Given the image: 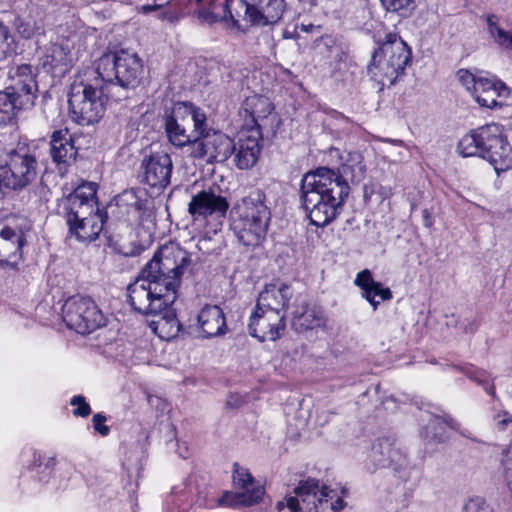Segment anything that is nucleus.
Listing matches in <instances>:
<instances>
[{
    "instance_id": "f257e3e1",
    "label": "nucleus",
    "mask_w": 512,
    "mask_h": 512,
    "mask_svg": "<svg viewBox=\"0 0 512 512\" xmlns=\"http://www.w3.org/2000/svg\"><path fill=\"white\" fill-rule=\"evenodd\" d=\"M190 264V253L178 244L161 246L127 287L131 307L143 315H157L172 306Z\"/></svg>"
},
{
    "instance_id": "f03ea898",
    "label": "nucleus",
    "mask_w": 512,
    "mask_h": 512,
    "mask_svg": "<svg viewBox=\"0 0 512 512\" xmlns=\"http://www.w3.org/2000/svg\"><path fill=\"white\" fill-rule=\"evenodd\" d=\"M350 187L334 177V170L319 167L301 181L300 198L312 225L325 227L336 219Z\"/></svg>"
},
{
    "instance_id": "7ed1b4c3",
    "label": "nucleus",
    "mask_w": 512,
    "mask_h": 512,
    "mask_svg": "<svg viewBox=\"0 0 512 512\" xmlns=\"http://www.w3.org/2000/svg\"><path fill=\"white\" fill-rule=\"evenodd\" d=\"M142 72V61L137 53L120 50L100 57L92 74L101 76L113 93V100L120 101L127 98L128 89L138 86Z\"/></svg>"
},
{
    "instance_id": "20e7f679",
    "label": "nucleus",
    "mask_w": 512,
    "mask_h": 512,
    "mask_svg": "<svg viewBox=\"0 0 512 512\" xmlns=\"http://www.w3.org/2000/svg\"><path fill=\"white\" fill-rule=\"evenodd\" d=\"M235 213L231 228L239 242L247 248L259 246L266 237L271 219L264 193L258 190L244 197L235 207Z\"/></svg>"
},
{
    "instance_id": "39448f33",
    "label": "nucleus",
    "mask_w": 512,
    "mask_h": 512,
    "mask_svg": "<svg viewBox=\"0 0 512 512\" xmlns=\"http://www.w3.org/2000/svg\"><path fill=\"white\" fill-rule=\"evenodd\" d=\"M35 76L30 64L9 70V84L0 91V127L18 125V112L34 105L38 88Z\"/></svg>"
},
{
    "instance_id": "423d86ee",
    "label": "nucleus",
    "mask_w": 512,
    "mask_h": 512,
    "mask_svg": "<svg viewBox=\"0 0 512 512\" xmlns=\"http://www.w3.org/2000/svg\"><path fill=\"white\" fill-rule=\"evenodd\" d=\"M457 79L481 106L489 109L512 106V89L489 72L457 71Z\"/></svg>"
},
{
    "instance_id": "0eeeda50",
    "label": "nucleus",
    "mask_w": 512,
    "mask_h": 512,
    "mask_svg": "<svg viewBox=\"0 0 512 512\" xmlns=\"http://www.w3.org/2000/svg\"><path fill=\"white\" fill-rule=\"evenodd\" d=\"M387 40L372 55L368 73L373 79L385 85H393L404 72L411 58L408 45L397 35H387Z\"/></svg>"
},
{
    "instance_id": "6e6552de",
    "label": "nucleus",
    "mask_w": 512,
    "mask_h": 512,
    "mask_svg": "<svg viewBox=\"0 0 512 512\" xmlns=\"http://www.w3.org/2000/svg\"><path fill=\"white\" fill-rule=\"evenodd\" d=\"M294 493L295 496H287L284 501L277 503L279 512H340L344 506V501L339 497L333 502L330 494H334V491L325 486L320 488L316 479L300 481Z\"/></svg>"
},
{
    "instance_id": "1a4fd4ad",
    "label": "nucleus",
    "mask_w": 512,
    "mask_h": 512,
    "mask_svg": "<svg viewBox=\"0 0 512 512\" xmlns=\"http://www.w3.org/2000/svg\"><path fill=\"white\" fill-rule=\"evenodd\" d=\"M38 169L34 151L25 144H18L7 153L5 165L0 166V188L22 191L36 180Z\"/></svg>"
},
{
    "instance_id": "9d476101",
    "label": "nucleus",
    "mask_w": 512,
    "mask_h": 512,
    "mask_svg": "<svg viewBox=\"0 0 512 512\" xmlns=\"http://www.w3.org/2000/svg\"><path fill=\"white\" fill-rule=\"evenodd\" d=\"M62 318L69 329L85 335L104 325V316L90 298L75 295L68 298L62 308Z\"/></svg>"
},
{
    "instance_id": "9b49d317",
    "label": "nucleus",
    "mask_w": 512,
    "mask_h": 512,
    "mask_svg": "<svg viewBox=\"0 0 512 512\" xmlns=\"http://www.w3.org/2000/svg\"><path fill=\"white\" fill-rule=\"evenodd\" d=\"M97 188L98 185L95 182L82 183L62 200L61 214L66 223L83 220L85 216H90L96 211V207H98Z\"/></svg>"
},
{
    "instance_id": "f8f14e48",
    "label": "nucleus",
    "mask_w": 512,
    "mask_h": 512,
    "mask_svg": "<svg viewBox=\"0 0 512 512\" xmlns=\"http://www.w3.org/2000/svg\"><path fill=\"white\" fill-rule=\"evenodd\" d=\"M284 12V0H235L237 18L266 26L277 23Z\"/></svg>"
},
{
    "instance_id": "ddd939ff",
    "label": "nucleus",
    "mask_w": 512,
    "mask_h": 512,
    "mask_svg": "<svg viewBox=\"0 0 512 512\" xmlns=\"http://www.w3.org/2000/svg\"><path fill=\"white\" fill-rule=\"evenodd\" d=\"M93 77L77 76L71 83L68 93V103L70 111L95 100H113V93L109 92V88L105 80L96 74Z\"/></svg>"
},
{
    "instance_id": "4468645a",
    "label": "nucleus",
    "mask_w": 512,
    "mask_h": 512,
    "mask_svg": "<svg viewBox=\"0 0 512 512\" xmlns=\"http://www.w3.org/2000/svg\"><path fill=\"white\" fill-rule=\"evenodd\" d=\"M74 38L75 35H56L50 39L42 55V65L47 72L63 75L70 70L73 62Z\"/></svg>"
},
{
    "instance_id": "2eb2a0df",
    "label": "nucleus",
    "mask_w": 512,
    "mask_h": 512,
    "mask_svg": "<svg viewBox=\"0 0 512 512\" xmlns=\"http://www.w3.org/2000/svg\"><path fill=\"white\" fill-rule=\"evenodd\" d=\"M229 206L226 197L209 188L191 196L188 213L193 221H203L209 217L222 219L226 217Z\"/></svg>"
},
{
    "instance_id": "dca6fc26",
    "label": "nucleus",
    "mask_w": 512,
    "mask_h": 512,
    "mask_svg": "<svg viewBox=\"0 0 512 512\" xmlns=\"http://www.w3.org/2000/svg\"><path fill=\"white\" fill-rule=\"evenodd\" d=\"M249 333L260 342L276 341L281 338L286 330V318L271 310H255L250 316L248 324Z\"/></svg>"
},
{
    "instance_id": "f3484780",
    "label": "nucleus",
    "mask_w": 512,
    "mask_h": 512,
    "mask_svg": "<svg viewBox=\"0 0 512 512\" xmlns=\"http://www.w3.org/2000/svg\"><path fill=\"white\" fill-rule=\"evenodd\" d=\"M142 181L151 188L163 190L170 184L173 163L167 153L151 154L142 161Z\"/></svg>"
},
{
    "instance_id": "a211bd4d",
    "label": "nucleus",
    "mask_w": 512,
    "mask_h": 512,
    "mask_svg": "<svg viewBox=\"0 0 512 512\" xmlns=\"http://www.w3.org/2000/svg\"><path fill=\"white\" fill-rule=\"evenodd\" d=\"M205 121L206 115L201 109L189 102H178L162 115L160 127L185 128L193 123L194 128H202Z\"/></svg>"
},
{
    "instance_id": "6ab92c4d",
    "label": "nucleus",
    "mask_w": 512,
    "mask_h": 512,
    "mask_svg": "<svg viewBox=\"0 0 512 512\" xmlns=\"http://www.w3.org/2000/svg\"><path fill=\"white\" fill-rule=\"evenodd\" d=\"M26 244L24 231L19 226H8L0 222V265L15 266L21 258Z\"/></svg>"
},
{
    "instance_id": "aec40b11",
    "label": "nucleus",
    "mask_w": 512,
    "mask_h": 512,
    "mask_svg": "<svg viewBox=\"0 0 512 512\" xmlns=\"http://www.w3.org/2000/svg\"><path fill=\"white\" fill-rule=\"evenodd\" d=\"M292 296L293 290L290 285L271 283L267 284L259 293L256 305L259 310H271L286 318V311Z\"/></svg>"
},
{
    "instance_id": "412c9836",
    "label": "nucleus",
    "mask_w": 512,
    "mask_h": 512,
    "mask_svg": "<svg viewBox=\"0 0 512 512\" xmlns=\"http://www.w3.org/2000/svg\"><path fill=\"white\" fill-rule=\"evenodd\" d=\"M233 482L242 489L240 493H236L231 504L235 506H252L258 503L263 495L261 488H253L254 479L248 469L240 466L238 463L233 465Z\"/></svg>"
},
{
    "instance_id": "4be33fe9",
    "label": "nucleus",
    "mask_w": 512,
    "mask_h": 512,
    "mask_svg": "<svg viewBox=\"0 0 512 512\" xmlns=\"http://www.w3.org/2000/svg\"><path fill=\"white\" fill-rule=\"evenodd\" d=\"M484 159L490 162L496 173L505 172L512 168V147L502 136H487Z\"/></svg>"
},
{
    "instance_id": "5701e85b",
    "label": "nucleus",
    "mask_w": 512,
    "mask_h": 512,
    "mask_svg": "<svg viewBox=\"0 0 512 512\" xmlns=\"http://www.w3.org/2000/svg\"><path fill=\"white\" fill-rule=\"evenodd\" d=\"M105 221L106 213L96 207V211L85 219L67 223L69 234L81 242L94 241L103 231Z\"/></svg>"
},
{
    "instance_id": "b1692460",
    "label": "nucleus",
    "mask_w": 512,
    "mask_h": 512,
    "mask_svg": "<svg viewBox=\"0 0 512 512\" xmlns=\"http://www.w3.org/2000/svg\"><path fill=\"white\" fill-rule=\"evenodd\" d=\"M200 137H197L196 145L191 154L196 158L208 156L209 158H216L222 151L225 152L229 149L231 141L219 130H199Z\"/></svg>"
},
{
    "instance_id": "393cba45",
    "label": "nucleus",
    "mask_w": 512,
    "mask_h": 512,
    "mask_svg": "<svg viewBox=\"0 0 512 512\" xmlns=\"http://www.w3.org/2000/svg\"><path fill=\"white\" fill-rule=\"evenodd\" d=\"M256 135H248L240 138L237 144L233 145L234 161L241 170H248L255 166L261 151L259 137L261 130H252Z\"/></svg>"
},
{
    "instance_id": "a878e982",
    "label": "nucleus",
    "mask_w": 512,
    "mask_h": 512,
    "mask_svg": "<svg viewBox=\"0 0 512 512\" xmlns=\"http://www.w3.org/2000/svg\"><path fill=\"white\" fill-rule=\"evenodd\" d=\"M355 285L362 291V296L373 306L375 311L380 301H387L392 298V292L388 287H383L380 282L373 279L368 269L360 271L354 281Z\"/></svg>"
},
{
    "instance_id": "bb28decb",
    "label": "nucleus",
    "mask_w": 512,
    "mask_h": 512,
    "mask_svg": "<svg viewBox=\"0 0 512 512\" xmlns=\"http://www.w3.org/2000/svg\"><path fill=\"white\" fill-rule=\"evenodd\" d=\"M197 321L204 338L221 336L227 331L225 315L217 305L204 306L198 314Z\"/></svg>"
},
{
    "instance_id": "cd10ccee",
    "label": "nucleus",
    "mask_w": 512,
    "mask_h": 512,
    "mask_svg": "<svg viewBox=\"0 0 512 512\" xmlns=\"http://www.w3.org/2000/svg\"><path fill=\"white\" fill-rule=\"evenodd\" d=\"M197 2L200 3L197 15L202 22L211 24L228 17L233 22H238L235 13V0H225L219 3L214 0H197Z\"/></svg>"
},
{
    "instance_id": "c85d7f7f",
    "label": "nucleus",
    "mask_w": 512,
    "mask_h": 512,
    "mask_svg": "<svg viewBox=\"0 0 512 512\" xmlns=\"http://www.w3.org/2000/svg\"><path fill=\"white\" fill-rule=\"evenodd\" d=\"M272 104L267 97L254 96L247 98L239 114L244 119L241 128H262L260 120L272 111Z\"/></svg>"
},
{
    "instance_id": "c756f323",
    "label": "nucleus",
    "mask_w": 512,
    "mask_h": 512,
    "mask_svg": "<svg viewBox=\"0 0 512 512\" xmlns=\"http://www.w3.org/2000/svg\"><path fill=\"white\" fill-rule=\"evenodd\" d=\"M366 166L363 163V156L358 151H350L344 158V162L334 171V177L339 182H344L349 186L351 183H359L365 177Z\"/></svg>"
},
{
    "instance_id": "7c9ffc66",
    "label": "nucleus",
    "mask_w": 512,
    "mask_h": 512,
    "mask_svg": "<svg viewBox=\"0 0 512 512\" xmlns=\"http://www.w3.org/2000/svg\"><path fill=\"white\" fill-rule=\"evenodd\" d=\"M324 324L325 319L322 311L310 308L306 302L297 306L293 313L292 325L297 332L316 329Z\"/></svg>"
},
{
    "instance_id": "2f4dec72",
    "label": "nucleus",
    "mask_w": 512,
    "mask_h": 512,
    "mask_svg": "<svg viewBox=\"0 0 512 512\" xmlns=\"http://www.w3.org/2000/svg\"><path fill=\"white\" fill-rule=\"evenodd\" d=\"M108 100H95L70 111L71 119L79 126H91L99 122L105 112Z\"/></svg>"
},
{
    "instance_id": "473e14b6",
    "label": "nucleus",
    "mask_w": 512,
    "mask_h": 512,
    "mask_svg": "<svg viewBox=\"0 0 512 512\" xmlns=\"http://www.w3.org/2000/svg\"><path fill=\"white\" fill-rule=\"evenodd\" d=\"M69 130H54L51 140V156L54 162L58 164L68 163L74 159L76 150L71 136L65 137Z\"/></svg>"
},
{
    "instance_id": "72a5a7b5",
    "label": "nucleus",
    "mask_w": 512,
    "mask_h": 512,
    "mask_svg": "<svg viewBox=\"0 0 512 512\" xmlns=\"http://www.w3.org/2000/svg\"><path fill=\"white\" fill-rule=\"evenodd\" d=\"M445 425L457 431L460 427V424L449 415H445L443 418L432 416L423 428L422 435L428 440L444 442L448 438Z\"/></svg>"
},
{
    "instance_id": "f704fd0d",
    "label": "nucleus",
    "mask_w": 512,
    "mask_h": 512,
    "mask_svg": "<svg viewBox=\"0 0 512 512\" xmlns=\"http://www.w3.org/2000/svg\"><path fill=\"white\" fill-rule=\"evenodd\" d=\"M13 25L19 37L25 40L35 38L36 44H39V37L45 34V24L43 20H36L31 16H17Z\"/></svg>"
},
{
    "instance_id": "c9c22d12",
    "label": "nucleus",
    "mask_w": 512,
    "mask_h": 512,
    "mask_svg": "<svg viewBox=\"0 0 512 512\" xmlns=\"http://www.w3.org/2000/svg\"><path fill=\"white\" fill-rule=\"evenodd\" d=\"M161 117L162 115L156 110H150L147 105L141 104L131 110L130 115V126L133 128H161Z\"/></svg>"
},
{
    "instance_id": "e433bc0d",
    "label": "nucleus",
    "mask_w": 512,
    "mask_h": 512,
    "mask_svg": "<svg viewBox=\"0 0 512 512\" xmlns=\"http://www.w3.org/2000/svg\"><path fill=\"white\" fill-rule=\"evenodd\" d=\"M486 144L487 137L471 130L460 139L458 151L463 157L480 156L484 158V147Z\"/></svg>"
},
{
    "instance_id": "4c0bfd02",
    "label": "nucleus",
    "mask_w": 512,
    "mask_h": 512,
    "mask_svg": "<svg viewBox=\"0 0 512 512\" xmlns=\"http://www.w3.org/2000/svg\"><path fill=\"white\" fill-rule=\"evenodd\" d=\"M156 322V330H159V336L166 339H172L184 334L183 326L176 318L171 306H168L161 314Z\"/></svg>"
},
{
    "instance_id": "58836bf2",
    "label": "nucleus",
    "mask_w": 512,
    "mask_h": 512,
    "mask_svg": "<svg viewBox=\"0 0 512 512\" xmlns=\"http://www.w3.org/2000/svg\"><path fill=\"white\" fill-rule=\"evenodd\" d=\"M115 204H109L108 209L119 208L125 211L126 214L130 215L133 213H139L143 207L144 202L137 196L134 190H126L114 198Z\"/></svg>"
},
{
    "instance_id": "ea45409f",
    "label": "nucleus",
    "mask_w": 512,
    "mask_h": 512,
    "mask_svg": "<svg viewBox=\"0 0 512 512\" xmlns=\"http://www.w3.org/2000/svg\"><path fill=\"white\" fill-rule=\"evenodd\" d=\"M488 31L494 41L505 49L512 50V33L501 28L498 24V18L495 15L486 17Z\"/></svg>"
},
{
    "instance_id": "a19ab883",
    "label": "nucleus",
    "mask_w": 512,
    "mask_h": 512,
    "mask_svg": "<svg viewBox=\"0 0 512 512\" xmlns=\"http://www.w3.org/2000/svg\"><path fill=\"white\" fill-rule=\"evenodd\" d=\"M380 3L387 12L402 18L411 16L416 9V0H380Z\"/></svg>"
},
{
    "instance_id": "79ce46f5",
    "label": "nucleus",
    "mask_w": 512,
    "mask_h": 512,
    "mask_svg": "<svg viewBox=\"0 0 512 512\" xmlns=\"http://www.w3.org/2000/svg\"><path fill=\"white\" fill-rule=\"evenodd\" d=\"M187 130H166L169 141L178 148L190 146L191 150L195 148L197 137H200L199 130H190L189 134H186Z\"/></svg>"
},
{
    "instance_id": "37998d69",
    "label": "nucleus",
    "mask_w": 512,
    "mask_h": 512,
    "mask_svg": "<svg viewBox=\"0 0 512 512\" xmlns=\"http://www.w3.org/2000/svg\"><path fill=\"white\" fill-rule=\"evenodd\" d=\"M17 43L8 26L0 22V62L16 54Z\"/></svg>"
},
{
    "instance_id": "c03bdc74",
    "label": "nucleus",
    "mask_w": 512,
    "mask_h": 512,
    "mask_svg": "<svg viewBox=\"0 0 512 512\" xmlns=\"http://www.w3.org/2000/svg\"><path fill=\"white\" fill-rule=\"evenodd\" d=\"M391 439L381 438L373 445L370 457L378 467H387V456L390 452Z\"/></svg>"
},
{
    "instance_id": "a18cd8bd",
    "label": "nucleus",
    "mask_w": 512,
    "mask_h": 512,
    "mask_svg": "<svg viewBox=\"0 0 512 512\" xmlns=\"http://www.w3.org/2000/svg\"><path fill=\"white\" fill-rule=\"evenodd\" d=\"M406 465V452L395 441L391 440L390 452L387 456V467H393L394 470H400Z\"/></svg>"
},
{
    "instance_id": "49530a36",
    "label": "nucleus",
    "mask_w": 512,
    "mask_h": 512,
    "mask_svg": "<svg viewBox=\"0 0 512 512\" xmlns=\"http://www.w3.org/2000/svg\"><path fill=\"white\" fill-rule=\"evenodd\" d=\"M492 425L496 431L512 435V415L508 411L501 410L494 413Z\"/></svg>"
},
{
    "instance_id": "de8ad7c7",
    "label": "nucleus",
    "mask_w": 512,
    "mask_h": 512,
    "mask_svg": "<svg viewBox=\"0 0 512 512\" xmlns=\"http://www.w3.org/2000/svg\"><path fill=\"white\" fill-rule=\"evenodd\" d=\"M465 374L472 380H474L475 382H477L478 384L482 385L485 389V391L490 394V395H493L495 390H494V386L493 385H490V380H489V376L488 374L483 371V370H476L472 367H468L466 368L465 370Z\"/></svg>"
},
{
    "instance_id": "09e8293b",
    "label": "nucleus",
    "mask_w": 512,
    "mask_h": 512,
    "mask_svg": "<svg viewBox=\"0 0 512 512\" xmlns=\"http://www.w3.org/2000/svg\"><path fill=\"white\" fill-rule=\"evenodd\" d=\"M141 11L144 14H150L152 12H159L158 17L162 19H168L169 21H174L178 18L175 14H173L169 8L163 7L162 5L157 4H146L141 7Z\"/></svg>"
},
{
    "instance_id": "8fccbe9b",
    "label": "nucleus",
    "mask_w": 512,
    "mask_h": 512,
    "mask_svg": "<svg viewBox=\"0 0 512 512\" xmlns=\"http://www.w3.org/2000/svg\"><path fill=\"white\" fill-rule=\"evenodd\" d=\"M463 512H494L492 507L482 498H472L463 507Z\"/></svg>"
},
{
    "instance_id": "3c124183",
    "label": "nucleus",
    "mask_w": 512,
    "mask_h": 512,
    "mask_svg": "<svg viewBox=\"0 0 512 512\" xmlns=\"http://www.w3.org/2000/svg\"><path fill=\"white\" fill-rule=\"evenodd\" d=\"M70 404L76 406L73 410L75 416L87 417L91 413L90 405L85 401V398L81 395H76L71 398Z\"/></svg>"
},
{
    "instance_id": "603ef678",
    "label": "nucleus",
    "mask_w": 512,
    "mask_h": 512,
    "mask_svg": "<svg viewBox=\"0 0 512 512\" xmlns=\"http://www.w3.org/2000/svg\"><path fill=\"white\" fill-rule=\"evenodd\" d=\"M502 465L504 468V479L508 488L512 491V446L503 453Z\"/></svg>"
},
{
    "instance_id": "864d4df0",
    "label": "nucleus",
    "mask_w": 512,
    "mask_h": 512,
    "mask_svg": "<svg viewBox=\"0 0 512 512\" xmlns=\"http://www.w3.org/2000/svg\"><path fill=\"white\" fill-rule=\"evenodd\" d=\"M93 426L95 431H97L102 436H107L110 432V428L105 425L106 417L100 413H97L92 418Z\"/></svg>"
},
{
    "instance_id": "5fc2aeb1",
    "label": "nucleus",
    "mask_w": 512,
    "mask_h": 512,
    "mask_svg": "<svg viewBox=\"0 0 512 512\" xmlns=\"http://www.w3.org/2000/svg\"><path fill=\"white\" fill-rule=\"evenodd\" d=\"M422 218L425 227L429 228L433 225L432 215L428 209L422 211Z\"/></svg>"
},
{
    "instance_id": "6e6d98bb",
    "label": "nucleus",
    "mask_w": 512,
    "mask_h": 512,
    "mask_svg": "<svg viewBox=\"0 0 512 512\" xmlns=\"http://www.w3.org/2000/svg\"><path fill=\"white\" fill-rule=\"evenodd\" d=\"M209 238H201L197 243V247L199 250L208 249L207 245L209 244Z\"/></svg>"
},
{
    "instance_id": "4d7b16f0",
    "label": "nucleus",
    "mask_w": 512,
    "mask_h": 512,
    "mask_svg": "<svg viewBox=\"0 0 512 512\" xmlns=\"http://www.w3.org/2000/svg\"><path fill=\"white\" fill-rule=\"evenodd\" d=\"M333 115H334L338 120H341V121H344V120H345V118H344L341 114H339V113H337V112H333Z\"/></svg>"
},
{
    "instance_id": "13d9d810",
    "label": "nucleus",
    "mask_w": 512,
    "mask_h": 512,
    "mask_svg": "<svg viewBox=\"0 0 512 512\" xmlns=\"http://www.w3.org/2000/svg\"><path fill=\"white\" fill-rule=\"evenodd\" d=\"M54 462H55V459L54 458H50L47 466L54 465Z\"/></svg>"
},
{
    "instance_id": "bf43d9fd",
    "label": "nucleus",
    "mask_w": 512,
    "mask_h": 512,
    "mask_svg": "<svg viewBox=\"0 0 512 512\" xmlns=\"http://www.w3.org/2000/svg\"><path fill=\"white\" fill-rule=\"evenodd\" d=\"M393 143L402 144V141L401 140H393Z\"/></svg>"
},
{
    "instance_id": "052dcab7",
    "label": "nucleus",
    "mask_w": 512,
    "mask_h": 512,
    "mask_svg": "<svg viewBox=\"0 0 512 512\" xmlns=\"http://www.w3.org/2000/svg\"><path fill=\"white\" fill-rule=\"evenodd\" d=\"M480 128H481V129L489 128V125H488V124H486V125H484V126H481Z\"/></svg>"
}]
</instances>
